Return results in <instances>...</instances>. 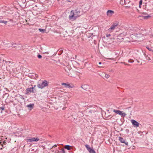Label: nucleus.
<instances>
[{
	"label": "nucleus",
	"instance_id": "obj_1",
	"mask_svg": "<svg viewBox=\"0 0 153 153\" xmlns=\"http://www.w3.org/2000/svg\"><path fill=\"white\" fill-rule=\"evenodd\" d=\"M82 14V10L80 9H77L75 10H72L71 11L69 18L71 19L75 20Z\"/></svg>",
	"mask_w": 153,
	"mask_h": 153
},
{
	"label": "nucleus",
	"instance_id": "obj_2",
	"mask_svg": "<svg viewBox=\"0 0 153 153\" xmlns=\"http://www.w3.org/2000/svg\"><path fill=\"white\" fill-rule=\"evenodd\" d=\"M48 83L49 82L45 80L42 83L38 84L37 86L39 88L42 89L44 87L48 86Z\"/></svg>",
	"mask_w": 153,
	"mask_h": 153
},
{
	"label": "nucleus",
	"instance_id": "obj_3",
	"mask_svg": "<svg viewBox=\"0 0 153 153\" xmlns=\"http://www.w3.org/2000/svg\"><path fill=\"white\" fill-rule=\"evenodd\" d=\"M118 22H116L114 23L111 27L108 29V31L109 32H112L114 29L117 27L119 25Z\"/></svg>",
	"mask_w": 153,
	"mask_h": 153
},
{
	"label": "nucleus",
	"instance_id": "obj_4",
	"mask_svg": "<svg viewBox=\"0 0 153 153\" xmlns=\"http://www.w3.org/2000/svg\"><path fill=\"white\" fill-rule=\"evenodd\" d=\"M39 140V139L38 137L36 138L30 137L29 139H27L26 141L28 143H33L34 142H37Z\"/></svg>",
	"mask_w": 153,
	"mask_h": 153
},
{
	"label": "nucleus",
	"instance_id": "obj_5",
	"mask_svg": "<svg viewBox=\"0 0 153 153\" xmlns=\"http://www.w3.org/2000/svg\"><path fill=\"white\" fill-rule=\"evenodd\" d=\"M113 112L117 114H118L119 115H121L123 117L125 116L126 115V114L125 113H123V111L119 110H117L114 109L113 110Z\"/></svg>",
	"mask_w": 153,
	"mask_h": 153
},
{
	"label": "nucleus",
	"instance_id": "obj_6",
	"mask_svg": "<svg viewBox=\"0 0 153 153\" xmlns=\"http://www.w3.org/2000/svg\"><path fill=\"white\" fill-rule=\"evenodd\" d=\"M128 30L129 31H131V33H134L135 32H137L139 29L136 27H129Z\"/></svg>",
	"mask_w": 153,
	"mask_h": 153
},
{
	"label": "nucleus",
	"instance_id": "obj_7",
	"mask_svg": "<svg viewBox=\"0 0 153 153\" xmlns=\"http://www.w3.org/2000/svg\"><path fill=\"white\" fill-rule=\"evenodd\" d=\"M131 121L135 127H139V123L137 122L134 120H131Z\"/></svg>",
	"mask_w": 153,
	"mask_h": 153
},
{
	"label": "nucleus",
	"instance_id": "obj_8",
	"mask_svg": "<svg viewBox=\"0 0 153 153\" xmlns=\"http://www.w3.org/2000/svg\"><path fill=\"white\" fill-rule=\"evenodd\" d=\"M85 146L87 148L88 151L90 153H95V151L94 150L91 149V148H90L89 145H85Z\"/></svg>",
	"mask_w": 153,
	"mask_h": 153
},
{
	"label": "nucleus",
	"instance_id": "obj_9",
	"mask_svg": "<svg viewBox=\"0 0 153 153\" xmlns=\"http://www.w3.org/2000/svg\"><path fill=\"white\" fill-rule=\"evenodd\" d=\"M114 13V12L111 10H108L106 13L108 17H111Z\"/></svg>",
	"mask_w": 153,
	"mask_h": 153
},
{
	"label": "nucleus",
	"instance_id": "obj_10",
	"mask_svg": "<svg viewBox=\"0 0 153 153\" xmlns=\"http://www.w3.org/2000/svg\"><path fill=\"white\" fill-rule=\"evenodd\" d=\"M34 89H35L33 87L28 88L26 89V91H27V93H34L35 92L34 91Z\"/></svg>",
	"mask_w": 153,
	"mask_h": 153
},
{
	"label": "nucleus",
	"instance_id": "obj_11",
	"mask_svg": "<svg viewBox=\"0 0 153 153\" xmlns=\"http://www.w3.org/2000/svg\"><path fill=\"white\" fill-rule=\"evenodd\" d=\"M62 85H64L65 87V88H73L74 87L73 85L71 86L68 83H63L62 84Z\"/></svg>",
	"mask_w": 153,
	"mask_h": 153
},
{
	"label": "nucleus",
	"instance_id": "obj_12",
	"mask_svg": "<svg viewBox=\"0 0 153 153\" xmlns=\"http://www.w3.org/2000/svg\"><path fill=\"white\" fill-rule=\"evenodd\" d=\"M119 140L121 143H125L127 146L128 145V142H126L124 139H123L122 137H119Z\"/></svg>",
	"mask_w": 153,
	"mask_h": 153
},
{
	"label": "nucleus",
	"instance_id": "obj_13",
	"mask_svg": "<svg viewBox=\"0 0 153 153\" xmlns=\"http://www.w3.org/2000/svg\"><path fill=\"white\" fill-rule=\"evenodd\" d=\"M102 77L103 78H105L106 79L110 77V75L107 74L105 73H103L101 75Z\"/></svg>",
	"mask_w": 153,
	"mask_h": 153
},
{
	"label": "nucleus",
	"instance_id": "obj_14",
	"mask_svg": "<svg viewBox=\"0 0 153 153\" xmlns=\"http://www.w3.org/2000/svg\"><path fill=\"white\" fill-rule=\"evenodd\" d=\"M13 67V66L12 65H9L8 67H6V69L7 71H10L11 69H12Z\"/></svg>",
	"mask_w": 153,
	"mask_h": 153
},
{
	"label": "nucleus",
	"instance_id": "obj_15",
	"mask_svg": "<svg viewBox=\"0 0 153 153\" xmlns=\"http://www.w3.org/2000/svg\"><path fill=\"white\" fill-rule=\"evenodd\" d=\"M34 105V104H30L27 105V107L29 108L31 110L33 108Z\"/></svg>",
	"mask_w": 153,
	"mask_h": 153
},
{
	"label": "nucleus",
	"instance_id": "obj_16",
	"mask_svg": "<svg viewBox=\"0 0 153 153\" xmlns=\"http://www.w3.org/2000/svg\"><path fill=\"white\" fill-rule=\"evenodd\" d=\"M3 62H5V64L4 65H2V67L3 68H4V66L5 65H8L7 63H10V61H8V62H7L5 60H3Z\"/></svg>",
	"mask_w": 153,
	"mask_h": 153
},
{
	"label": "nucleus",
	"instance_id": "obj_17",
	"mask_svg": "<svg viewBox=\"0 0 153 153\" xmlns=\"http://www.w3.org/2000/svg\"><path fill=\"white\" fill-rule=\"evenodd\" d=\"M7 21L4 20H0V23H3L5 25H6L7 23Z\"/></svg>",
	"mask_w": 153,
	"mask_h": 153
},
{
	"label": "nucleus",
	"instance_id": "obj_18",
	"mask_svg": "<svg viewBox=\"0 0 153 153\" xmlns=\"http://www.w3.org/2000/svg\"><path fill=\"white\" fill-rule=\"evenodd\" d=\"M65 148L68 150H69L71 149L70 146L69 145H66L65 146Z\"/></svg>",
	"mask_w": 153,
	"mask_h": 153
},
{
	"label": "nucleus",
	"instance_id": "obj_19",
	"mask_svg": "<svg viewBox=\"0 0 153 153\" xmlns=\"http://www.w3.org/2000/svg\"><path fill=\"white\" fill-rule=\"evenodd\" d=\"M59 153H65V151L64 149H62L59 152Z\"/></svg>",
	"mask_w": 153,
	"mask_h": 153
},
{
	"label": "nucleus",
	"instance_id": "obj_20",
	"mask_svg": "<svg viewBox=\"0 0 153 153\" xmlns=\"http://www.w3.org/2000/svg\"><path fill=\"white\" fill-rule=\"evenodd\" d=\"M39 30L40 31V32H43L45 30V29H41V28L39 29Z\"/></svg>",
	"mask_w": 153,
	"mask_h": 153
},
{
	"label": "nucleus",
	"instance_id": "obj_21",
	"mask_svg": "<svg viewBox=\"0 0 153 153\" xmlns=\"http://www.w3.org/2000/svg\"><path fill=\"white\" fill-rule=\"evenodd\" d=\"M146 48L149 51L153 52V50L152 49V48H150L147 46L146 47Z\"/></svg>",
	"mask_w": 153,
	"mask_h": 153
},
{
	"label": "nucleus",
	"instance_id": "obj_22",
	"mask_svg": "<svg viewBox=\"0 0 153 153\" xmlns=\"http://www.w3.org/2000/svg\"><path fill=\"white\" fill-rule=\"evenodd\" d=\"M139 7L140 8H141V5L142 4V0H140L139 1Z\"/></svg>",
	"mask_w": 153,
	"mask_h": 153
},
{
	"label": "nucleus",
	"instance_id": "obj_23",
	"mask_svg": "<svg viewBox=\"0 0 153 153\" xmlns=\"http://www.w3.org/2000/svg\"><path fill=\"white\" fill-rule=\"evenodd\" d=\"M136 36L137 37V38H140L142 36V35L140 34H136Z\"/></svg>",
	"mask_w": 153,
	"mask_h": 153
},
{
	"label": "nucleus",
	"instance_id": "obj_24",
	"mask_svg": "<svg viewBox=\"0 0 153 153\" xmlns=\"http://www.w3.org/2000/svg\"><path fill=\"white\" fill-rule=\"evenodd\" d=\"M128 62L130 63H133L134 62V61L132 59H130L128 60Z\"/></svg>",
	"mask_w": 153,
	"mask_h": 153
},
{
	"label": "nucleus",
	"instance_id": "obj_25",
	"mask_svg": "<svg viewBox=\"0 0 153 153\" xmlns=\"http://www.w3.org/2000/svg\"><path fill=\"white\" fill-rule=\"evenodd\" d=\"M150 17V16H143V17H144V19H147L148 18Z\"/></svg>",
	"mask_w": 153,
	"mask_h": 153
},
{
	"label": "nucleus",
	"instance_id": "obj_26",
	"mask_svg": "<svg viewBox=\"0 0 153 153\" xmlns=\"http://www.w3.org/2000/svg\"><path fill=\"white\" fill-rule=\"evenodd\" d=\"M95 111V110H90L89 111V112L90 113H94Z\"/></svg>",
	"mask_w": 153,
	"mask_h": 153
},
{
	"label": "nucleus",
	"instance_id": "obj_27",
	"mask_svg": "<svg viewBox=\"0 0 153 153\" xmlns=\"http://www.w3.org/2000/svg\"><path fill=\"white\" fill-rule=\"evenodd\" d=\"M19 97L21 99H24V97L23 96H22V95H20V96H19Z\"/></svg>",
	"mask_w": 153,
	"mask_h": 153
},
{
	"label": "nucleus",
	"instance_id": "obj_28",
	"mask_svg": "<svg viewBox=\"0 0 153 153\" xmlns=\"http://www.w3.org/2000/svg\"><path fill=\"white\" fill-rule=\"evenodd\" d=\"M146 58L147 59H148L149 60H151V59L148 56H147L146 57Z\"/></svg>",
	"mask_w": 153,
	"mask_h": 153
},
{
	"label": "nucleus",
	"instance_id": "obj_29",
	"mask_svg": "<svg viewBox=\"0 0 153 153\" xmlns=\"http://www.w3.org/2000/svg\"><path fill=\"white\" fill-rule=\"evenodd\" d=\"M38 57L39 58H41L42 57V56L40 55H38Z\"/></svg>",
	"mask_w": 153,
	"mask_h": 153
},
{
	"label": "nucleus",
	"instance_id": "obj_30",
	"mask_svg": "<svg viewBox=\"0 0 153 153\" xmlns=\"http://www.w3.org/2000/svg\"><path fill=\"white\" fill-rule=\"evenodd\" d=\"M0 147H2V148L4 147L2 144L1 143V145L0 146Z\"/></svg>",
	"mask_w": 153,
	"mask_h": 153
},
{
	"label": "nucleus",
	"instance_id": "obj_31",
	"mask_svg": "<svg viewBox=\"0 0 153 153\" xmlns=\"http://www.w3.org/2000/svg\"><path fill=\"white\" fill-rule=\"evenodd\" d=\"M43 53L44 54H49V52H43Z\"/></svg>",
	"mask_w": 153,
	"mask_h": 153
},
{
	"label": "nucleus",
	"instance_id": "obj_32",
	"mask_svg": "<svg viewBox=\"0 0 153 153\" xmlns=\"http://www.w3.org/2000/svg\"><path fill=\"white\" fill-rule=\"evenodd\" d=\"M122 63L124 64L125 65H129V64H127L125 62H122Z\"/></svg>",
	"mask_w": 153,
	"mask_h": 153
},
{
	"label": "nucleus",
	"instance_id": "obj_33",
	"mask_svg": "<svg viewBox=\"0 0 153 153\" xmlns=\"http://www.w3.org/2000/svg\"><path fill=\"white\" fill-rule=\"evenodd\" d=\"M2 110H3L4 109V107H2L1 108H0Z\"/></svg>",
	"mask_w": 153,
	"mask_h": 153
},
{
	"label": "nucleus",
	"instance_id": "obj_34",
	"mask_svg": "<svg viewBox=\"0 0 153 153\" xmlns=\"http://www.w3.org/2000/svg\"><path fill=\"white\" fill-rule=\"evenodd\" d=\"M106 36L107 37H109V36H111V35L110 34H108L106 35Z\"/></svg>",
	"mask_w": 153,
	"mask_h": 153
},
{
	"label": "nucleus",
	"instance_id": "obj_35",
	"mask_svg": "<svg viewBox=\"0 0 153 153\" xmlns=\"http://www.w3.org/2000/svg\"><path fill=\"white\" fill-rule=\"evenodd\" d=\"M57 145H54L52 147V148L53 147H55L57 146Z\"/></svg>",
	"mask_w": 153,
	"mask_h": 153
},
{
	"label": "nucleus",
	"instance_id": "obj_36",
	"mask_svg": "<svg viewBox=\"0 0 153 153\" xmlns=\"http://www.w3.org/2000/svg\"><path fill=\"white\" fill-rule=\"evenodd\" d=\"M6 143H7L5 141H4L3 142V144H4V145L6 144Z\"/></svg>",
	"mask_w": 153,
	"mask_h": 153
},
{
	"label": "nucleus",
	"instance_id": "obj_37",
	"mask_svg": "<svg viewBox=\"0 0 153 153\" xmlns=\"http://www.w3.org/2000/svg\"><path fill=\"white\" fill-rule=\"evenodd\" d=\"M99 64H100V65L101 64V62H99Z\"/></svg>",
	"mask_w": 153,
	"mask_h": 153
},
{
	"label": "nucleus",
	"instance_id": "obj_38",
	"mask_svg": "<svg viewBox=\"0 0 153 153\" xmlns=\"http://www.w3.org/2000/svg\"><path fill=\"white\" fill-rule=\"evenodd\" d=\"M137 60L138 63H139V61H138L137 59Z\"/></svg>",
	"mask_w": 153,
	"mask_h": 153
},
{
	"label": "nucleus",
	"instance_id": "obj_39",
	"mask_svg": "<svg viewBox=\"0 0 153 153\" xmlns=\"http://www.w3.org/2000/svg\"><path fill=\"white\" fill-rule=\"evenodd\" d=\"M65 70L66 71H67V70H66V69L65 68Z\"/></svg>",
	"mask_w": 153,
	"mask_h": 153
},
{
	"label": "nucleus",
	"instance_id": "obj_40",
	"mask_svg": "<svg viewBox=\"0 0 153 153\" xmlns=\"http://www.w3.org/2000/svg\"><path fill=\"white\" fill-rule=\"evenodd\" d=\"M36 86V85H35L34 86V87H34V88Z\"/></svg>",
	"mask_w": 153,
	"mask_h": 153
},
{
	"label": "nucleus",
	"instance_id": "obj_41",
	"mask_svg": "<svg viewBox=\"0 0 153 153\" xmlns=\"http://www.w3.org/2000/svg\"><path fill=\"white\" fill-rule=\"evenodd\" d=\"M99 67H100V68H103V67H99Z\"/></svg>",
	"mask_w": 153,
	"mask_h": 153
},
{
	"label": "nucleus",
	"instance_id": "obj_42",
	"mask_svg": "<svg viewBox=\"0 0 153 153\" xmlns=\"http://www.w3.org/2000/svg\"><path fill=\"white\" fill-rule=\"evenodd\" d=\"M124 2H125V0H124Z\"/></svg>",
	"mask_w": 153,
	"mask_h": 153
}]
</instances>
